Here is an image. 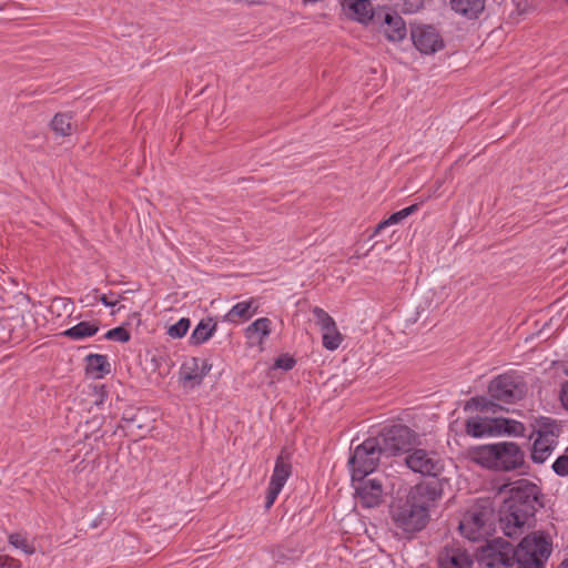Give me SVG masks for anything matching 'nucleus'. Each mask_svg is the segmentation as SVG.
<instances>
[{
  "label": "nucleus",
  "mask_w": 568,
  "mask_h": 568,
  "mask_svg": "<svg viewBox=\"0 0 568 568\" xmlns=\"http://www.w3.org/2000/svg\"><path fill=\"white\" fill-rule=\"evenodd\" d=\"M381 457H383V454L373 437L365 439L361 445L356 446L348 459L353 483L362 480L373 473Z\"/></svg>",
  "instance_id": "7"
},
{
  "label": "nucleus",
  "mask_w": 568,
  "mask_h": 568,
  "mask_svg": "<svg viewBox=\"0 0 568 568\" xmlns=\"http://www.w3.org/2000/svg\"><path fill=\"white\" fill-rule=\"evenodd\" d=\"M99 300L101 301V303L108 307H112V306H115L119 302V298L116 296L115 293H110V294H103L99 297Z\"/></svg>",
  "instance_id": "38"
},
{
  "label": "nucleus",
  "mask_w": 568,
  "mask_h": 568,
  "mask_svg": "<svg viewBox=\"0 0 568 568\" xmlns=\"http://www.w3.org/2000/svg\"><path fill=\"white\" fill-rule=\"evenodd\" d=\"M426 486H415L405 498H396L389 506V517L397 535L410 538L423 530L429 520Z\"/></svg>",
  "instance_id": "2"
},
{
  "label": "nucleus",
  "mask_w": 568,
  "mask_h": 568,
  "mask_svg": "<svg viewBox=\"0 0 568 568\" xmlns=\"http://www.w3.org/2000/svg\"><path fill=\"white\" fill-rule=\"evenodd\" d=\"M471 458L483 467L509 471L524 465L525 454L516 443L500 442L475 448Z\"/></svg>",
  "instance_id": "3"
},
{
  "label": "nucleus",
  "mask_w": 568,
  "mask_h": 568,
  "mask_svg": "<svg viewBox=\"0 0 568 568\" xmlns=\"http://www.w3.org/2000/svg\"><path fill=\"white\" fill-rule=\"evenodd\" d=\"M51 311L52 312L57 311L59 316L61 315V312L71 313L72 303L69 298H65V297H54L52 300Z\"/></svg>",
  "instance_id": "33"
},
{
  "label": "nucleus",
  "mask_w": 568,
  "mask_h": 568,
  "mask_svg": "<svg viewBox=\"0 0 568 568\" xmlns=\"http://www.w3.org/2000/svg\"><path fill=\"white\" fill-rule=\"evenodd\" d=\"M87 372L94 378H102L111 371V365L105 355L90 354L85 357Z\"/></svg>",
  "instance_id": "23"
},
{
  "label": "nucleus",
  "mask_w": 568,
  "mask_h": 568,
  "mask_svg": "<svg viewBox=\"0 0 568 568\" xmlns=\"http://www.w3.org/2000/svg\"><path fill=\"white\" fill-rule=\"evenodd\" d=\"M497 426L499 429V435L506 434L516 437L525 436V425L515 419L497 417Z\"/></svg>",
  "instance_id": "27"
},
{
  "label": "nucleus",
  "mask_w": 568,
  "mask_h": 568,
  "mask_svg": "<svg viewBox=\"0 0 568 568\" xmlns=\"http://www.w3.org/2000/svg\"><path fill=\"white\" fill-rule=\"evenodd\" d=\"M449 7L457 16L475 20L484 12L486 0H449Z\"/></svg>",
  "instance_id": "19"
},
{
  "label": "nucleus",
  "mask_w": 568,
  "mask_h": 568,
  "mask_svg": "<svg viewBox=\"0 0 568 568\" xmlns=\"http://www.w3.org/2000/svg\"><path fill=\"white\" fill-rule=\"evenodd\" d=\"M469 406H474L476 409L479 410H489L491 407L497 406L493 402L488 400L485 397H475L471 398L468 403Z\"/></svg>",
  "instance_id": "36"
},
{
  "label": "nucleus",
  "mask_w": 568,
  "mask_h": 568,
  "mask_svg": "<svg viewBox=\"0 0 568 568\" xmlns=\"http://www.w3.org/2000/svg\"><path fill=\"white\" fill-rule=\"evenodd\" d=\"M290 475L291 464L285 462L282 456H278L268 485L272 487L276 486L282 490Z\"/></svg>",
  "instance_id": "25"
},
{
  "label": "nucleus",
  "mask_w": 568,
  "mask_h": 568,
  "mask_svg": "<svg viewBox=\"0 0 568 568\" xmlns=\"http://www.w3.org/2000/svg\"><path fill=\"white\" fill-rule=\"evenodd\" d=\"M383 32L393 42H399L407 34L406 23L397 13H386L384 17Z\"/></svg>",
  "instance_id": "20"
},
{
  "label": "nucleus",
  "mask_w": 568,
  "mask_h": 568,
  "mask_svg": "<svg viewBox=\"0 0 568 568\" xmlns=\"http://www.w3.org/2000/svg\"><path fill=\"white\" fill-rule=\"evenodd\" d=\"M51 129L57 135L69 136L73 131L71 115L68 113H58L51 121Z\"/></svg>",
  "instance_id": "28"
},
{
  "label": "nucleus",
  "mask_w": 568,
  "mask_h": 568,
  "mask_svg": "<svg viewBox=\"0 0 568 568\" xmlns=\"http://www.w3.org/2000/svg\"><path fill=\"white\" fill-rule=\"evenodd\" d=\"M554 473L560 477L568 476V455H560L551 466Z\"/></svg>",
  "instance_id": "34"
},
{
  "label": "nucleus",
  "mask_w": 568,
  "mask_h": 568,
  "mask_svg": "<svg viewBox=\"0 0 568 568\" xmlns=\"http://www.w3.org/2000/svg\"><path fill=\"white\" fill-rule=\"evenodd\" d=\"M104 337L110 341H118L121 343H125V342L130 341L131 335H130L129 331L125 329L124 327H115V328L109 329L105 333Z\"/></svg>",
  "instance_id": "32"
},
{
  "label": "nucleus",
  "mask_w": 568,
  "mask_h": 568,
  "mask_svg": "<svg viewBox=\"0 0 568 568\" xmlns=\"http://www.w3.org/2000/svg\"><path fill=\"white\" fill-rule=\"evenodd\" d=\"M1 568H16V560L7 555L0 556Z\"/></svg>",
  "instance_id": "40"
},
{
  "label": "nucleus",
  "mask_w": 568,
  "mask_h": 568,
  "mask_svg": "<svg viewBox=\"0 0 568 568\" xmlns=\"http://www.w3.org/2000/svg\"><path fill=\"white\" fill-rule=\"evenodd\" d=\"M557 568H568V559L562 560Z\"/></svg>",
  "instance_id": "41"
},
{
  "label": "nucleus",
  "mask_w": 568,
  "mask_h": 568,
  "mask_svg": "<svg viewBox=\"0 0 568 568\" xmlns=\"http://www.w3.org/2000/svg\"><path fill=\"white\" fill-rule=\"evenodd\" d=\"M271 325L270 318H257L246 327V337L251 341H256L257 344H262L264 338L271 333Z\"/></svg>",
  "instance_id": "24"
},
{
  "label": "nucleus",
  "mask_w": 568,
  "mask_h": 568,
  "mask_svg": "<svg viewBox=\"0 0 568 568\" xmlns=\"http://www.w3.org/2000/svg\"><path fill=\"white\" fill-rule=\"evenodd\" d=\"M281 493V489H278L276 486L272 487L268 485L266 499H265V508H271L273 504L275 503L278 494Z\"/></svg>",
  "instance_id": "37"
},
{
  "label": "nucleus",
  "mask_w": 568,
  "mask_h": 568,
  "mask_svg": "<svg viewBox=\"0 0 568 568\" xmlns=\"http://www.w3.org/2000/svg\"><path fill=\"white\" fill-rule=\"evenodd\" d=\"M257 311V305L253 298L239 302L226 313L225 318L229 322L236 323L251 318Z\"/></svg>",
  "instance_id": "21"
},
{
  "label": "nucleus",
  "mask_w": 568,
  "mask_h": 568,
  "mask_svg": "<svg viewBox=\"0 0 568 568\" xmlns=\"http://www.w3.org/2000/svg\"><path fill=\"white\" fill-rule=\"evenodd\" d=\"M493 513L488 504L473 506L459 523L462 535L471 541L484 539L491 530Z\"/></svg>",
  "instance_id": "8"
},
{
  "label": "nucleus",
  "mask_w": 568,
  "mask_h": 568,
  "mask_svg": "<svg viewBox=\"0 0 568 568\" xmlns=\"http://www.w3.org/2000/svg\"><path fill=\"white\" fill-rule=\"evenodd\" d=\"M552 550V542L544 532H531L514 548V565L518 568H544Z\"/></svg>",
  "instance_id": "4"
},
{
  "label": "nucleus",
  "mask_w": 568,
  "mask_h": 568,
  "mask_svg": "<svg viewBox=\"0 0 568 568\" xmlns=\"http://www.w3.org/2000/svg\"><path fill=\"white\" fill-rule=\"evenodd\" d=\"M405 463L414 473H419L424 476L436 477L443 469L440 458L433 452L425 449H414L405 458Z\"/></svg>",
  "instance_id": "12"
},
{
  "label": "nucleus",
  "mask_w": 568,
  "mask_h": 568,
  "mask_svg": "<svg viewBox=\"0 0 568 568\" xmlns=\"http://www.w3.org/2000/svg\"><path fill=\"white\" fill-rule=\"evenodd\" d=\"M296 364V361L290 355H281L274 362L272 369H283L285 372L291 371Z\"/></svg>",
  "instance_id": "35"
},
{
  "label": "nucleus",
  "mask_w": 568,
  "mask_h": 568,
  "mask_svg": "<svg viewBox=\"0 0 568 568\" xmlns=\"http://www.w3.org/2000/svg\"><path fill=\"white\" fill-rule=\"evenodd\" d=\"M216 327L217 324L213 318L207 317L201 320L191 334L190 343L192 345L204 344L213 336V334L216 331Z\"/></svg>",
  "instance_id": "22"
},
{
  "label": "nucleus",
  "mask_w": 568,
  "mask_h": 568,
  "mask_svg": "<svg viewBox=\"0 0 568 568\" xmlns=\"http://www.w3.org/2000/svg\"><path fill=\"white\" fill-rule=\"evenodd\" d=\"M313 314L322 331L323 346L329 351L337 349L343 341V336L339 333L334 318L320 307H315L313 310Z\"/></svg>",
  "instance_id": "13"
},
{
  "label": "nucleus",
  "mask_w": 568,
  "mask_h": 568,
  "mask_svg": "<svg viewBox=\"0 0 568 568\" xmlns=\"http://www.w3.org/2000/svg\"><path fill=\"white\" fill-rule=\"evenodd\" d=\"M466 432L473 437L498 436L497 418L471 417L466 422Z\"/></svg>",
  "instance_id": "17"
},
{
  "label": "nucleus",
  "mask_w": 568,
  "mask_h": 568,
  "mask_svg": "<svg viewBox=\"0 0 568 568\" xmlns=\"http://www.w3.org/2000/svg\"><path fill=\"white\" fill-rule=\"evenodd\" d=\"M128 423H133L134 422V418H131V419H125Z\"/></svg>",
  "instance_id": "42"
},
{
  "label": "nucleus",
  "mask_w": 568,
  "mask_h": 568,
  "mask_svg": "<svg viewBox=\"0 0 568 568\" xmlns=\"http://www.w3.org/2000/svg\"><path fill=\"white\" fill-rule=\"evenodd\" d=\"M561 426L551 418H541L535 430L536 438L531 447V460L544 464L558 446Z\"/></svg>",
  "instance_id": "6"
},
{
  "label": "nucleus",
  "mask_w": 568,
  "mask_h": 568,
  "mask_svg": "<svg viewBox=\"0 0 568 568\" xmlns=\"http://www.w3.org/2000/svg\"><path fill=\"white\" fill-rule=\"evenodd\" d=\"M373 439L384 457L409 453L417 444L418 436L406 425L397 424L383 428Z\"/></svg>",
  "instance_id": "5"
},
{
  "label": "nucleus",
  "mask_w": 568,
  "mask_h": 568,
  "mask_svg": "<svg viewBox=\"0 0 568 568\" xmlns=\"http://www.w3.org/2000/svg\"><path fill=\"white\" fill-rule=\"evenodd\" d=\"M9 542L13 547L21 549L27 555H32L34 552V547L30 545L27 538L20 534H11L9 536Z\"/></svg>",
  "instance_id": "31"
},
{
  "label": "nucleus",
  "mask_w": 568,
  "mask_h": 568,
  "mask_svg": "<svg viewBox=\"0 0 568 568\" xmlns=\"http://www.w3.org/2000/svg\"><path fill=\"white\" fill-rule=\"evenodd\" d=\"M357 481L355 490L359 504L365 508L377 507L382 503L384 495L382 480L378 478H364Z\"/></svg>",
  "instance_id": "14"
},
{
  "label": "nucleus",
  "mask_w": 568,
  "mask_h": 568,
  "mask_svg": "<svg viewBox=\"0 0 568 568\" xmlns=\"http://www.w3.org/2000/svg\"><path fill=\"white\" fill-rule=\"evenodd\" d=\"M539 487L528 479L510 485L509 496L499 509V527L508 537H519L535 523L536 511L542 507Z\"/></svg>",
  "instance_id": "1"
},
{
  "label": "nucleus",
  "mask_w": 568,
  "mask_h": 568,
  "mask_svg": "<svg viewBox=\"0 0 568 568\" xmlns=\"http://www.w3.org/2000/svg\"><path fill=\"white\" fill-rule=\"evenodd\" d=\"M514 546L500 538L493 539L481 547L479 561L487 568H509L514 566Z\"/></svg>",
  "instance_id": "10"
},
{
  "label": "nucleus",
  "mask_w": 568,
  "mask_h": 568,
  "mask_svg": "<svg viewBox=\"0 0 568 568\" xmlns=\"http://www.w3.org/2000/svg\"><path fill=\"white\" fill-rule=\"evenodd\" d=\"M190 324V320L183 317L168 328V335L172 338H182L187 333Z\"/></svg>",
  "instance_id": "30"
},
{
  "label": "nucleus",
  "mask_w": 568,
  "mask_h": 568,
  "mask_svg": "<svg viewBox=\"0 0 568 568\" xmlns=\"http://www.w3.org/2000/svg\"><path fill=\"white\" fill-rule=\"evenodd\" d=\"M410 38L415 48L424 54H433L445 47L440 32L432 24H413Z\"/></svg>",
  "instance_id": "11"
},
{
  "label": "nucleus",
  "mask_w": 568,
  "mask_h": 568,
  "mask_svg": "<svg viewBox=\"0 0 568 568\" xmlns=\"http://www.w3.org/2000/svg\"><path fill=\"white\" fill-rule=\"evenodd\" d=\"M343 9L352 19L367 23L375 14L372 0H343Z\"/></svg>",
  "instance_id": "18"
},
{
  "label": "nucleus",
  "mask_w": 568,
  "mask_h": 568,
  "mask_svg": "<svg viewBox=\"0 0 568 568\" xmlns=\"http://www.w3.org/2000/svg\"><path fill=\"white\" fill-rule=\"evenodd\" d=\"M560 402L566 410H568V382L561 385Z\"/></svg>",
  "instance_id": "39"
},
{
  "label": "nucleus",
  "mask_w": 568,
  "mask_h": 568,
  "mask_svg": "<svg viewBox=\"0 0 568 568\" xmlns=\"http://www.w3.org/2000/svg\"><path fill=\"white\" fill-rule=\"evenodd\" d=\"M99 331V327L95 323L92 322H80L79 324L72 326L71 328L64 331L62 333L63 336L69 337L74 341H80L85 337L93 336Z\"/></svg>",
  "instance_id": "26"
},
{
  "label": "nucleus",
  "mask_w": 568,
  "mask_h": 568,
  "mask_svg": "<svg viewBox=\"0 0 568 568\" xmlns=\"http://www.w3.org/2000/svg\"><path fill=\"white\" fill-rule=\"evenodd\" d=\"M417 210H418V204H413L410 206H407L400 211L393 213L388 219H386L377 224L375 233H379L383 229L402 222L404 219L408 217Z\"/></svg>",
  "instance_id": "29"
},
{
  "label": "nucleus",
  "mask_w": 568,
  "mask_h": 568,
  "mask_svg": "<svg viewBox=\"0 0 568 568\" xmlns=\"http://www.w3.org/2000/svg\"><path fill=\"white\" fill-rule=\"evenodd\" d=\"M438 565L440 568H470L473 565L471 557L459 546H446L438 556Z\"/></svg>",
  "instance_id": "16"
},
{
  "label": "nucleus",
  "mask_w": 568,
  "mask_h": 568,
  "mask_svg": "<svg viewBox=\"0 0 568 568\" xmlns=\"http://www.w3.org/2000/svg\"><path fill=\"white\" fill-rule=\"evenodd\" d=\"M488 393L497 402L511 404L525 396L526 386L518 375L506 373L498 375L490 382Z\"/></svg>",
  "instance_id": "9"
},
{
  "label": "nucleus",
  "mask_w": 568,
  "mask_h": 568,
  "mask_svg": "<svg viewBox=\"0 0 568 568\" xmlns=\"http://www.w3.org/2000/svg\"><path fill=\"white\" fill-rule=\"evenodd\" d=\"M211 369L206 361L196 357L186 359L180 368V381L184 386H199Z\"/></svg>",
  "instance_id": "15"
}]
</instances>
